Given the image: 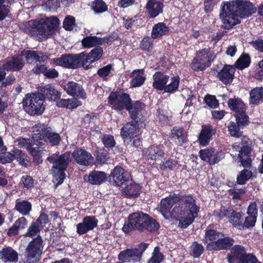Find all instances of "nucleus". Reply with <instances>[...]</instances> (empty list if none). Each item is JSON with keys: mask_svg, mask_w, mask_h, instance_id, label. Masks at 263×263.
Instances as JSON below:
<instances>
[{"mask_svg": "<svg viewBox=\"0 0 263 263\" xmlns=\"http://www.w3.org/2000/svg\"><path fill=\"white\" fill-rule=\"evenodd\" d=\"M263 100V88L256 87L250 92V102L256 104Z\"/></svg>", "mask_w": 263, "mask_h": 263, "instance_id": "obj_44", "label": "nucleus"}, {"mask_svg": "<svg viewBox=\"0 0 263 263\" xmlns=\"http://www.w3.org/2000/svg\"><path fill=\"white\" fill-rule=\"evenodd\" d=\"M168 31V27L164 23H158L153 26L151 36L153 39H158L167 34Z\"/></svg>", "mask_w": 263, "mask_h": 263, "instance_id": "obj_36", "label": "nucleus"}, {"mask_svg": "<svg viewBox=\"0 0 263 263\" xmlns=\"http://www.w3.org/2000/svg\"><path fill=\"white\" fill-rule=\"evenodd\" d=\"M235 67L230 65H226L218 72L217 77L224 84L231 83L234 78Z\"/></svg>", "mask_w": 263, "mask_h": 263, "instance_id": "obj_25", "label": "nucleus"}, {"mask_svg": "<svg viewBox=\"0 0 263 263\" xmlns=\"http://www.w3.org/2000/svg\"><path fill=\"white\" fill-rule=\"evenodd\" d=\"M102 142L106 147H111L114 146L115 141L114 137L111 135H106L102 138Z\"/></svg>", "mask_w": 263, "mask_h": 263, "instance_id": "obj_63", "label": "nucleus"}, {"mask_svg": "<svg viewBox=\"0 0 263 263\" xmlns=\"http://www.w3.org/2000/svg\"><path fill=\"white\" fill-rule=\"evenodd\" d=\"M140 186L134 182H128L122 190V193L127 197H136L140 194Z\"/></svg>", "mask_w": 263, "mask_h": 263, "instance_id": "obj_33", "label": "nucleus"}, {"mask_svg": "<svg viewBox=\"0 0 263 263\" xmlns=\"http://www.w3.org/2000/svg\"><path fill=\"white\" fill-rule=\"evenodd\" d=\"M22 56H25L28 63H32L34 62H42L44 60V57H40L35 51L23 50L21 52Z\"/></svg>", "mask_w": 263, "mask_h": 263, "instance_id": "obj_43", "label": "nucleus"}, {"mask_svg": "<svg viewBox=\"0 0 263 263\" xmlns=\"http://www.w3.org/2000/svg\"><path fill=\"white\" fill-rule=\"evenodd\" d=\"M199 154L201 159L210 165L218 163L224 157L223 151L213 147L201 149L199 151Z\"/></svg>", "mask_w": 263, "mask_h": 263, "instance_id": "obj_14", "label": "nucleus"}, {"mask_svg": "<svg viewBox=\"0 0 263 263\" xmlns=\"http://www.w3.org/2000/svg\"><path fill=\"white\" fill-rule=\"evenodd\" d=\"M64 89L67 93L72 97H77L81 99L86 98V93L82 86L74 82H68L64 86Z\"/></svg>", "mask_w": 263, "mask_h": 263, "instance_id": "obj_22", "label": "nucleus"}, {"mask_svg": "<svg viewBox=\"0 0 263 263\" xmlns=\"http://www.w3.org/2000/svg\"><path fill=\"white\" fill-rule=\"evenodd\" d=\"M215 132V129L211 125L202 126V129L198 137L199 143L203 146L206 145Z\"/></svg>", "mask_w": 263, "mask_h": 263, "instance_id": "obj_29", "label": "nucleus"}, {"mask_svg": "<svg viewBox=\"0 0 263 263\" xmlns=\"http://www.w3.org/2000/svg\"><path fill=\"white\" fill-rule=\"evenodd\" d=\"M256 11V8L250 2L241 0L223 2L220 18L224 28L229 29L240 23L239 17H248Z\"/></svg>", "mask_w": 263, "mask_h": 263, "instance_id": "obj_3", "label": "nucleus"}, {"mask_svg": "<svg viewBox=\"0 0 263 263\" xmlns=\"http://www.w3.org/2000/svg\"><path fill=\"white\" fill-rule=\"evenodd\" d=\"M73 157L79 164L88 166L93 164L94 159L90 153L83 149H75L72 156L69 152L62 155L52 154L47 160L53 164L51 173L54 178L58 181L57 185L61 184L65 179V171Z\"/></svg>", "mask_w": 263, "mask_h": 263, "instance_id": "obj_2", "label": "nucleus"}, {"mask_svg": "<svg viewBox=\"0 0 263 263\" xmlns=\"http://www.w3.org/2000/svg\"><path fill=\"white\" fill-rule=\"evenodd\" d=\"M12 152L20 163L23 166H26L27 163V156L22 151L17 148H13Z\"/></svg>", "mask_w": 263, "mask_h": 263, "instance_id": "obj_49", "label": "nucleus"}, {"mask_svg": "<svg viewBox=\"0 0 263 263\" xmlns=\"http://www.w3.org/2000/svg\"><path fill=\"white\" fill-rule=\"evenodd\" d=\"M57 106L59 107L67 108L69 109L76 108L81 106L82 103L76 99H58L57 101Z\"/></svg>", "mask_w": 263, "mask_h": 263, "instance_id": "obj_38", "label": "nucleus"}, {"mask_svg": "<svg viewBox=\"0 0 263 263\" xmlns=\"http://www.w3.org/2000/svg\"><path fill=\"white\" fill-rule=\"evenodd\" d=\"M247 141V138H244L242 139V143L237 142L232 145V149L234 151L239 152L238 157L240 159L241 165L245 167L250 166L251 162L250 158L251 148L248 145H246Z\"/></svg>", "mask_w": 263, "mask_h": 263, "instance_id": "obj_13", "label": "nucleus"}, {"mask_svg": "<svg viewBox=\"0 0 263 263\" xmlns=\"http://www.w3.org/2000/svg\"><path fill=\"white\" fill-rule=\"evenodd\" d=\"M204 101L207 105L212 108H216L218 105V101L214 96L208 95L204 98Z\"/></svg>", "mask_w": 263, "mask_h": 263, "instance_id": "obj_62", "label": "nucleus"}, {"mask_svg": "<svg viewBox=\"0 0 263 263\" xmlns=\"http://www.w3.org/2000/svg\"><path fill=\"white\" fill-rule=\"evenodd\" d=\"M164 259L163 254L160 252L159 247L154 248L152 253V256L148 260V263H161Z\"/></svg>", "mask_w": 263, "mask_h": 263, "instance_id": "obj_48", "label": "nucleus"}, {"mask_svg": "<svg viewBox=\"0 0 263 263\" xmlns=\"http://www.w3.org/2000/svg\"><path fill=\"white\" fill-rule=\"evenodd\" d=\"M92 9L96 13H102L106 11L107 7L102 0H96L92 5Z\"/></svg>", "mask_w": 263, "mask_h": 263, "instance_id": "obj_52", "label": "nucleus"}, {"mask_svg": "<svg viewBox=\"0 0 263 263\" xmlns=\"http://www.w3.org/2000/svg\"><path fill=\"white\" fill-rule=\"evenodd\" d=\"M144 108V104L137 101L133 104L130 103L127 110H128L131 118L134 120H138L139 122H144L145 121Z\"/></svg>", "mask_w": 263, "mask_h": 263, "instance_id": "obj_19", "label": "nucleus"}, {"mask_svg": "<svg viewBox=\"0 0 263 263\" xmlns=\"http://www.w3.org/2000/svg\"><path fill=\"white\" fill-rule=\"evenodd\" d=\"M16 142L20 147L26 148L29 153L34 157V161L37 163H42V160L40 158L44 154V152L46 151L45 149H42L43 148L39 147V146L37 145L33 147L30 143L29 140L25 138H18Z\"/></svg>", "mask_w": 263, "mask_h": 263, "instance_id": "obj_15", "label": "nucleus"}, {"mask_svg": "<svg viewBox=\"0 0 263 263\" xmlns=\"http://www.w3.org/2000/svg\"><path fill=\"white\" fill-rule=\"evenodd\" d=\"M78 54H65L52 60V63L58 66L72 69L79 67Z\"/></svg>", "mask_w": 263, "mask_h": 263, "instance_id": "obj_17", "label": "nucleus"}, {"mask_svg": "<svg viewBox=\"0 0 263 263\" xmlns=\"http://www.w3.org/2000/svg\"><path fill=\"white\" fill-rule=\"evenodd\" d=\"M169 76L160 71L155 72L153 76V86L158 90H164L165 85L167 83Z\"/></svg>", "mask_w": 263, "mask_h": 263, "instance_id": "obj_30", "label": "nucleus"}, {"mask_svg": "<svg viewBox=\"0 0 263 263\" xmlns=\"http://www.w3.org/2000/svg\"><path fill=\"white\" fill-rule=\"evenodd\" d=\"M245 190L243 189H232L229 190V194L233 199H239L242 195L245 194Z\"/></svg>", "mask_w": 263, "mask_h": 263, "instance_id": "obj_64", "label": "nucleus"}, {"mask_svg": "<svg viewBox=\"0 0 263 263\" xmlns=\"http://www.w3.org/2000/svg\"><path fill=\"white\" fill-rule=\"evenodd\" d=\"M75 19L72 16H67L63 21V27L66 30H71L74 26Z\"/></svg>", "mask_w": 263, "mask_h": 263, "instance_id": "obj_59", "label": "nucleus"}, {"mask_svg": "<svg viewBox=\"0 0 263 263\" xmlns=\"http://www.w3.org/2000/svg\"><path fill=\"white\" fill-rule=\"evenodd\" d=\"M204 242L207 244L209 250H220L229 248L234 240L230 237L219 238V233L211 229L206 230L205 234Z\"/></svg>", "mask_w": 263, "mask_h": 263, "instance_id": "obj_6", "label": "nucleus"}, {"mask_svg": "<svg viewBox=\"0 0 263 263\" xmlns=\"http://www.w3.org/2000/svg\"><path fill=\"white\" fill-rule=\"evenodd\" d=\"M42 91L45 98L49 101H56L61 97V93L51 84L45 85Z\"/></svg>", "mask_w": 263, "mask_h": 263, "instance_id": "obj_35", "label": "nucleus"}, {"mask_svg": "<svg viewBox=\"0 0 263 263\" xmlns=\"http://www.w3.org/2000/svg\"><path fill=\"white\" fill-rule=\"evenodd\" d=\"M147 219V214L141 212L134 213L129 216L128 221L124 223L122 230L125 233H128L133 229L143 231Z\"/></svg>", "mask_w": 263, "mask_h": 263, "instance_id": "obj_10", "label": "nucleus"}, {"mask_svg": "<svg viewBox=\"0 0 263 263\" xmlns=\"http://www.w3.org/2000/svg\"><path fill=\"white\" fill-rule=\"evenodd\" d=\"M144 227V230L149 231H155L159 229V224L156 220L151 218L148 215V219L146 220Z\"/></svg>", "mask_w": 263, "mask_h": 263, "instance_id": "obj_51", "label": "nucleus"}, {"mask_svg": "<svg viewBox=\"0 0 263 263\" xmlns=\"http://www.w3.org/2000/svg\"><path fill=\"white\" fill-rule=\"evenodd\" d=\"M44 99L39 95L34 93L27 95L23 100V105L27 111L31 115H41L45 108Z\"/></svg>", "mask_w": 263, "mask_h": 263, "instance_id": "obj_9", "label": "nucleus"}, {"mask_svg": "<svg viewBox=\"0 0 263 263\" xmlns=\"http://www.w3.org/2000/svg\"><path fill=\"white\" fill-rule=\"evenodd\" d=\"M26 225V219L24 217H21L17 219L13 225L8 229L7 234L10 236L16 235L18 234V230L24 229Z\"/></svg>", "mask_w": 263, "mask_h": 263, "instance_id": "obj_40", "label": "nucleus"}, {"mask_svg": "<svg viewBox=\"0 0 263 263\" xmlns=\"http://www.w3.org/2000/svg\"><path fill=\"white\" fill-rule=\"evenodd\" d=\"M228 104L230 109L235 112L236 115L245 111V105L240 99H230L228 101Z\"/></svg>", "mask_w": 263, "mask_h": 263, "instance_id": "obj_39", "label": "nucleus"}, {"mask_svg": "<svg viewBox=\"0 0 263 263\" xmlns=\"http://www.w3.org/2000/svg\"><path fill=\"white\" fill-rule=\"evenodd\" d=\"M153 39L152 37H144L141 43V48L145 51H149L152 49L154 45Z\"/></svg>", "mask_w": 263, "mask_h": 263, "instance_id": "obj_56", "label": "nucleus"}, {"mask_svg": "<svg viewBox=\"0 0 263 263\" xmlns=\"http://www.w3.org/2000/svg\"><path fill=\"white\" fill-rule=\"evenodd\" d=\"M15 159L13 152H5L0 153V163L5 164L10 163Z\"/></svg>", "mask_w": 263, "mask_h": 263, "instance_id": "obj_57", "label": "nucleus"}, {"mask_svg": "<svg viewBox=\"0 0 263 263\" xmlns=\"http://www.w3.org/2000/svg\"><path fill=\"white\" fill-rule=\"evenodd\" d=\"M164 153L160 146L152 145L149 148L142 151V155L146 159L156 160L160 159L164 156Z\"/></svg>", "mask_w": 263, "mask_h": 263, "instance_id": "obj_28", "label": "nucleus"}, {"mask_svg": "<svg viewBox=\"0 0 263 263\" xmlns=\"http://www.w3.org/2000/svg\"><path fill=\"white\" fill-rule=\"evenodd\" d=\"M246 254L243 247L236 245L231 249L230 254L228 255V260L229 263H240Z\"/></svg>", "mask_w": 263, "mask_h": 263, "instance_id": "obj_24", "label": "nucleus"}, {"mask_svg": "<svg viewBox=\"0 0 263 263\" xmlns=\"http://www.w3.org/2000/svg\"><path fill=\"white\" fill-rule=\"evenodd\" d=\"M103 50L101 47H97L92 49L88 54L95 62L99 60L102 57Z\"/></svg>", "mask_w": 263, "mask_h": 263, "instance_id": "obj_61", "label": "nucleus"}, {"mask_svg": "<svg viewBox=\"0 0 263 263\" xmlns=\"http://www.w3.org/2000/svg\"><path fill=\"white\" fill-rule=\"evenodd\" d=\"M98 222V221L95 216H87L83 219L81 222L77 224V232L79 235L86 234L97 227Z\"/></svg>", "mask_w": 263, "mask_h": 263, "instance_id": "obj_18", "label": "nucleus"}, {"mask_svg": "<svg viewBox=\"0 0 263 263\" xmlns=\"http://www.w3.org/2000/svg\"><path fill=\"white\" fill-rule=\"evenodd\" d=\"M163 4L157 0H148L145 8L150 17L153 18L162 12Z\"/></svg>", "mask_w": 263, "mask_h": 263, "instance_id": "obj_26", "label": "nucleus"}, {"mask_svg": "<svg viewBox=\"0 0 263 263\" xmlns=\"http://www.w3.org/2000/svg\"><path fill=\"white\" fill-rule=\"evenodd\" d=\"M191 250L194 257L197 258L203 253L204 248L201 244L195 242L191 246Z\"/></svg>", "mask_w": 263, "mask_h": 263, "instance_id": "obj_53", "label": "nucleus"}, {"mask_svg": "<svg viewBox=\"0 0 263 263\" xmlns=\"http://www.w3.org/2000/svg\"><path fill=\"white\" fill-rule=\"evenodd\" d=\"M40 232L39 224L37 222H33L31 225L29 227L27 232L25 234V236L33 237L35 236L37 237Z\"/></svg>", "mask_w": 263, "mask_h": 263, "instance_id": "obj_54", "label": "nucleus"}, {"mask_svg": "<svg viewBox=\"0 0 263 263\" xmlns=\"http://www.w3.org/2000/svg\"><path fill=\"white\" fill-rule=\"evenodd\" d=\"M145 125L144 122H139L138 120H134L127 123L121 129L120 135L123 139L134 138V135L139 133L140 129Z\"/></svg>", "mask_w": 263, "mask_h": 263, "instance_id": "obj_16", "label": "nucleus"}, {"mask_svg": "<svg viewBox=\"0 0 263 263\" xmlns=\"http://www.w3.org/2000/svg\"><path fill=\"white\" fill-rule=\"evenodd\" d=\"M111 70H112V66L109 64L100 68L98 70L97 74L100 78L104 79L109 76Z\"/></svg>", "mask_w": 263, "mask_h": 263, "instance_id": "obj_60", "label": "nucleus"}, {"mask_svg": "<svg viewBox=\"0 0 263 263\" xmlns=\"http://www.w3.org/2000/svg\"><path fill=\"white\" fill-rule=\"evenodd\" d=\"M24 66V61L21 55H14L3 64V68L7 71H17Z\"/></svg>", "mask_w": 263, "mask_h": 263, "instance_id": "obj_21", "label": "nucleus"}, {"mask_svg": "<svg viewBox=\"0 0 263 263\" xmlns=\"http://www.w3.org/2000/svg\"><path fill=\"white\" fill-rule=\"evenodd\" d=\"M32 142L34 145L39 146V147L47 149L45 145L49 142L52 145L58 144L60 140V137L58 134L52 132L50 127L43 124H37L32 127Z\"/></svg>", "mask_w": 263, "mask_h": 263, "instance_id": "obj_5", "label": "nucleus"}, {"mask_svg": "<svg viewBox=\"0 0 263 263\" xmlns=\"http://www.w3.org/2000/svg\"><path fill=\"white\" fill-rule=\"evenodd\" d=\"M147 245L145 243H141L138 248L127 249L121 251L119 255L118 259L123 262H139L142 254L147 248Z\"/></svg>", "mask_w": 263, "mask_h": 263, "instance_id": "obj_12", "label": "nucleus"}, {"mask_svg": "<svg viewBox=\"0 0 263 263\" xmlns=\"http://www.w3.org/2000/svg\"><path fill=\"white\" fill-rule=\"evenodd\" d=\"M40 236L30 241L25 251V263H37L41 258L44 245Z\"/></svg>", "mask_w": 263, "mask_h": 263, "instance_id": "obj_8", "label": "nucleus"}, {"mask_svg": "<svg viewBox=\"0 0 263 263\" xmlns=\"http://www.w3.org/2000/svg\"><path fill=\"white\" fill-rule=\"evenodd\" d=\"M250 58L247 54H242L235 63L236 67L242 69L248 67L250 64Z\"/></svg>", "mask_w": 263, "mask_h": 263, "instance_id": "obj_46", "label": "nucleus"}, {"mask_svg": "<svg viewBox=\"0 0 263 263\" xmlns=\"http://www.w3.org/2000/svg\"><path fill=\"white\" fill-rule=\"evenodd\" d=\"M114 40L110 36L103 38H99L96 36H87L82 41V44L85 48H91L103 43H108Z\"/></svg>", "mask_w": 263, "mask_h": 263, "instance_id": "obj_27", "label": "nucleus"}, {"mask_svg": "<svg viewBox=\"0 0 263 263\" xmlns=\"http://www.w3.org/2000/svg\"><path fill=\"white\" fill-rule=\"evenodd\" d=\"M106 174L103 172L93 171L88 175H85L84 179L90 184L99 185L106 179Z\"/></svg>", "mask_w": 263, "mask_h": 263, "instance_id": "obj_31", "label": "nucleus"}, {"mask_svg": "<svg viewBox=\"0 0 263 263\" xmlns=\"http://www.w3.org/2000/svg\"><path fill=\"white\" fill-rule=\"evenodd\" d=\"M228 219L229 222L237 229L240 230L243 229V219L240 212H237L231 209Z\"/></svg>", "mask_w": 263, "mask_h": 263, "instance_id": "obj_37", "label": "nucleus"}, {"mask_svg": "<svg viewBox=\"0 0 263 263\" xmlns=\"http://www.w3.org/2000/svg\"><path fill=\"white\" fill-rule=\"evenodd\" d=\"M78 57L79 67L82 66L85 69L91 68V64L94 62L88 53L82 52L78 54Z\"/></svg>", "mask_w": 263, "mask_h": 263, "instance_id": "obj_45", "label": "nucleus"}, {"mask_svg": "<svg viewBox=\"0 0 263 263\" xmlns=\"http://www.w3.org/2000/svg\"><path fill=\"white\" fill-rule=\"evenodd\" d=\"M32 209V205L28 201H16L15 209L23 215H28Z\"/></svg>", "mask_w": 263, "mask_h": 263, "instance_id": "obj_42", "label": "nucleus"}, {"mask_svg": "<svg viewBox=\"0 0 263 263\" xmlns=\"http://www.w3.org/2000/svg\"><path fill=\"white\" fill-rule=\"evenodd\" d=\"M59 24L55 17H43L39 20H31L23 24L24 30L35 40L42 41L49 37Z\"/></svg>", "mask_w": 263, "mask_h": 263, "instance_id": "obj_4", "label": "nucleus"}, {"mask_svg": "<svg viewBox=\"0 0 263 263\" xmlns=\"http://www.w3.org/2000/svg\"><path fill=\"white\" fill-rule=\"evenodd\" d=\"M237 124L240 127L245 126L248 124V117L246 115L245 111L238 115H235Z\"/></svg>", "mask_w": 263, "mask_h": 263, "instance_id": "obj_58", "label": "nucleus"}, {"mask_svg": "<svg viewBox=\"0 0 263 263\" xmlns=\"http://www.w3.org/2000/svg\"><path fill=\"white\" fill-rule=\"evenodd\" d=\"M108 99L111 108L117 111L127 110L131 102L129 95L122 91L111 92Z\"/></svg>", "mask_w": 263, "mask_h": 263, "instance_id": "obj_11", "label": "nucleus"}, {"mask_svg": "<svg viewBox=\"0 0 263 263\" xmlns=\"http://www.w3.org/2000/svg\"><path fill=\"white\" fill-rule=\"evenodd\" d=\"M187 134L182 128L174 127L169 134V138L175 144L182 146L187 141Z\"/></svg>", "mask_w": 263, "mask_h": 263, "instance_id": "obj_23", "label": "nucleus"}, {"mask_svg": "<svg viewBox=\"0 0 263 263\" xmlns=\"http://www.w3.org/2000/svg\"><path fill=\"white\" fill-rule=\"evenodd\" d=\"M0 256L5 262H16L18 260L17 253L11 248H3L0 251Z\"/></svg>", "mask_w": 263, "mask_h": 263, "instance_id": "obj_34", "label": "nucleus"}, {"mask_svg": "<svg viewBox=\"0 0 263 263\" xmlns=\"http://www.w3.org/2000/svg\"><path fill=\"white\" fill-rule=\"evenodd\" d=\"M239 127L240 126H239L237 123L231 122L228 126L230 134L235 137H241V132L240 131Z\"/></svg>", "mask_w": 263, "mask_h": 263, "instance_id": "obj_50", "label": "nucleus"}, {"mask_svg": "<svg viewBox=\"0 0 263 263\" xmlns=\"http://www.w3.org/2000/svg\"><path fill=\"white\" fill-rule=\"evenodd\" d=\"M110 179L116 186H121L129 180V175L122 167L116 166L111 172Z\"/></svg>", "mask_w": 263, "mask_h": 263, "instance_id": "obj_20", "label": "nucleus"}, {"mask_svg": "<svg viewBox=\"0 0 263 263\" xmlns=\"http://www.w3.org/2000/svg\"><path fill=\"white\" fill-rule=\"evenodd\" d=\"M180 84V78L178 76H174L168 78L167 83L165 84L164 91L174 93L178 90Z\"/></svg>", "mask_w": 263, "mask_h": 263, "instance_id": "obj_41", "label": "nucleus"}, {"mask_svg": "<svg viewBox=\"0 0 263 263\" xmlns=\"http://www.w3.org/2000/svg\"><path fill=\"white\" fill-rule=\"evenodd\" d=\"M215 58V54L210 48L200 49L196 52V56L192 60L191 66L195 71H202L211 65Z\"/></svg>", "mask_w": 263, "mask_h": 263, "instance_id": "obj_7", "label": "nucleus"}, {"mask_svg": "<svg viewBox=\"0 0 263 263\" xmlns=\"http://www.w3.org/2000/svg\"><path fill=\"white\" fill-rule=\"evenodd\" d=\"M179 200V197L174 194L163 198L160 202V211L165 219L171 216L179 221V227L186 228L197 217L199 207L196 205L193 197L187 195L184 197L181 204L175 206L170 212L173 205Z\"/></svg>", "mask_w": 263, "mask_h": 263, "instance_id": "obj_1", "label": "nucleus"}, {"mask_svg": "<svg viewBox=\"0 0 263 263\" xmlns=\"http://www.w3.org/2000/svg\"><path fill=\"white\" fill-rule=\"evenodd\" d=\"M231 209V208H227L224 206H221L219 209L214 211V215L219 219H222L224 217L228 218Z\"/></svg>", "mask_w": 263, "mask_h": 263, "instance_id": "obj_55", "label": "nucleus"}, {"mask_svg": "<svg viewBox=\"0 0 263 263\" xmlns=\"http://www.w3.org/2000/svg\"><path fill=\"white\" fill-rule=\"evenodd\" d=\"M130 77L132 78V79L130 82V84L133 87L141 86L144 84L146 80L143 69L134 70L130 74Z\"/></svg>", "mask_w": 263, "mask_h": 263, "instance_id": "obj_32", "label": "nucleus"}, {"mask_svg": "<svg viewBox=\"0 0 263 263\" xmlns=\"http://www.w3.org/2000/svg\"><path fill=\"white\" fill-rule=\"evenodd\" d=\"M252 176V173L251 171L248 170H243L237 175V182L239 184H244Z\"/></svg>", "mask_w": 263, "mask_h": 263, "instance_id": "obj_47", "label": "nucleus"}]
</instances>
